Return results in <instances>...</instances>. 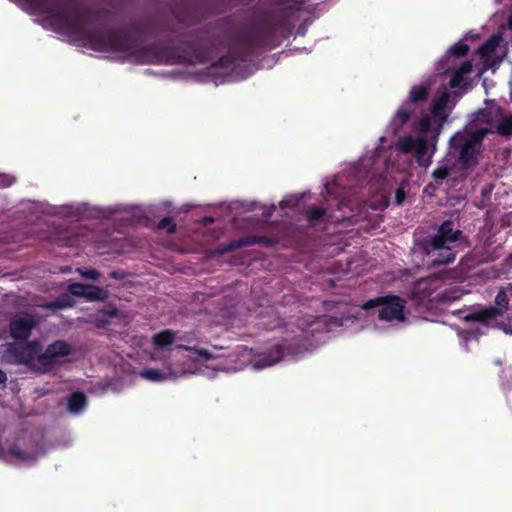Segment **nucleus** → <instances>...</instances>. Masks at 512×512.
<instances>
[{"label": "nucleus", "instance_id": "6e6552de", "mask_svg": "<svg viewBox=\"0 0 512 512\" xmlns=\"http://www.w3.org/2000/svg\"><path fill=\"white\" fill-rule=\"evenodd\" d=\"M71 352V345L64 340H55L45 350L40 344V352L37 354V361L33 364L32 371L40 374L47 373L58 363L60 357L68 356Z\"/></svg>", "mask_w": 512, "mask_h": 512}, {"label": "nucleus", "instance_id": "39448f33", "mask_svg": "<svg viewBox=\"0 0 512 512\" xmlns=\"http://www.w3.org/2000/svg\"><path fill=\"white\" fill-rule=\"evenodd\" d=\"M449 99L450 95L448 92H443L441 95L434 98L430 108L433 119L429 116H424L419 121V128L422 134L428 135V133H432L431 143L433 151L435 150L438 138L442 132L443 124L447 120L445 110Z\"/></svg>", "mask_w": 512, "mask_h": 512}, {"label": "nucleus", "instance_id": "9d476101", "mask_svg": "<svg viewBox=\"0 0 512 512\" xmlns=\"http://www.w3.org/2000/svg\"><path fill=\"white\" fill-rule=\"evenodd\" d=\"M36 325L37 321L33 315L26 312L18 313L10 320V336L17 341H27Z\"/></svg>", "mask_w": 512, "mask_h": 512}, {"label": "nucleus", "instance_id": "e433bc0d", "mask_svg": "<svg viewBox=\"0 0 512 512\" xmlns=\"http://www.w3.org/2000/svg\"><path fill=\"white\" fill-rule=\"evenodd\" d=\"M395 197H396V203L398 205L402 204L404 199H405V197H406L404 190L397 189Z\"/></svg>", "mask_w": 512, "mask_h": 512}, {"label": "nucleus", "instance_id": "a211bd4d", "mask_svg": "<svg viewBox=\"0 0 512 512\" xmlns=\"http://www.w3.org/2000/svg\"><path fill=\"white\" fill-rule=\"evenodd\" d=\"M174 15L178 22L188 25L201 20V15L189 3H184L181 8L176 9Z\"/></svg>", "mask_w": 512, "mask_h": 512}, {"label": "nucleus", "instance_id": "0eeeda50", "mask_svg": "<svg viewBox=\"0 0 512 512\" xmlns=\"http://www.w3.org/2000/svg\"><path fill=\"white\" fill-rule=\"evenodd\" d=\"M3 359L9 364H22L32 370L33 364L37 361V354L40 352L38 340L25 341V343H7L4 345Z\"/></svg>", "mask_w": 512, "mask_h": 512}, {"label": "nucleus", "instance_id": "f704fd0d", "mask_svg": "<svg viewBox=\"0 0 512 512\" xmlns=\"http://www.w3.org/2000/svg\"><path fill=\"white\" fill-rule=\"evenodd\" d=\"M456 71L464 75L469 74L472 71V62L469 60L462 62Z\"/></svg>", "mask_w": 512, "mask_h": 512}, {"label": "nucleus", "instance_id": "c756f323", "mask_svg": "<svg viewBox=\"0 0 512 512\" xmlns=\"http://www.w3.org/2000/svg\"><path fill=\"white\" fill-rule=\"evenodd\" d=\"M496 308H501L502 314L508 309L509 299L504 288H500L495 297Z\"/></svg>", "mask_w": 512, "mask_h": 512}, {"label": "nucleus", "instance_id": "4be33fe9", "mask_svg": "<svg viewBox=\"0 0 512 512\" xmlns=\"http://www.w3.org/2000/svg\"><path fill=\"white\" fill-rule=\"evenodd\" d=\"M429 97L428 87L425 85H415L409 92L406 103H409L412 107L417 104H424Z\"/></svg>", "mask_w": 512, "mask_h": 512}, {"label": "nucleus", "instance_id": "f3484780", "mask_svg": "<svg viewBox=\"0 0 512 512\" xmlns=\"http://www.w3.org/2000/svg\"><path fill=\"white\" fill-rule=\"evenodd\" d=\"M432 133H428V135L423 134V136L417 137L416 148H415V157L417 161L421 164L424 160V157L428 154L429 150L430 156L428 157V163H430L431 156L435 153L436 149L433 151V146L431 143Z\"/></svg>", "mask_w": 512, "mask_h": 512}, {"label": "nucleus", "instance_id": "a18cd8bd", "mask_svg": "<svg viewBox=\"0 0 512 512\" xmlns=\"http://www.w3.org/2000/svg\"><path fill=\"white\" fill-rule=\"evenodd\" d=\"M509 24L512 27V16L510 17Z\"/></svg>", "mask_w": 512, "mask_h": 512}, {"label": "nucleus", "instance_id": "bb28decb", "mask_svg": "<svg viewBox=\"0 0 512 512\" xmlns=\"http://www.w3.org/2000/svg\"><path fill=\"white\" fill-rule=\"evenodd\" d=\"M452 168L447 165H441L433 170L432 178L437 185H441L443 181L451 174Z\"/></svg>", "mask_w": 512, "mask_h": 512}, {"label": "nucleus", "instance_id": "aec40b11", "mask_svg": "<svg viewBox=\"0 0 512 512\" xmlns=\"http://www.w3.org/2000/svg\"><path fill=\"white\" fill-rule=\"evenodd\" d=\"M74 295L69 293H61L54 301L47 302L44 308L47 310L57 311L71 308L75 305Z\"/></svg>", "mask_w": 512, "mask_h": 512}, {"label": "nucleus", "instance_id": "ddd939ff", "mask_svg": "<svg viewBox=\"0 0 512 512\" xmlns=\"http://www.w3.org/2000/svg\"><path fill=\"white\" fill-rule=\"evenodd\" d=\"M502 114V109L499 106H491L484 109L479 110L473 122L475 125H485L483 128H494L497 122V119ZM479 128H482L480 126Z\"/></svg>", "mask_w": 512, "mask_h": 512}, {"label": "nucleus", "instance_id": "c9c22d12", "mask_svg": "<svg viewBox=\"0 0 512 512\" xmlns=\"http://www.w3.org/2000/svg\"><path fill=\"white\" fill-rule=\"evenodd\" d=\"M275 210H276V206L274 204H272V205H270L268 207H264L263 212H262V216L264 218H266V219L270 218L273 215Z\"/></svg>", "mask_w": 512, "mask_h": 512}, {"label": "nucleus", "instance_id": "1a4fd4ad", "mask_svg": "<svg viewBox=\"0 0 512 512\" xmlns=\"http://www.w3.org/2000/svg\"><path fill=\"white\" fill-rule=\"evenodd\" d=\"M301 352V347L289 340H283L271 346L267 351L258 355L255 360L254 366L262 369L273 364L278 363L285 356L294 357Z\"/></svg>", "mask_w": 512, "mask_h": 512}, {"label": "nucleus", "instance_id": "4468645a", "mask_svg": "<svg viewBox=\"0 0 512 512\" xmlns=\"http://www.w3.org/2000/svg\"><path fill=\"white\" fill-rule=\"evenodd\" d=\"M416 109L415 107H412L409 103L404 102L399 109L397 110L396 114L394 115L393 119L390 122V128L393 133H398L402 127L410 120L413 114H415Z\"/></svg>", "mask_w": 512, "mask_h": 512}, {"label": "nucleus", "instance_id": "79ce46f5", "mask_svg": "<svg viewBox=\"0 0 512 512\" xmlns=\"http://www.w3.org/2000/svg\"><path fill=\"white\" fill-rule=\"evenodd\" d=\"M7 381L6 373L0 369V384H4Z\"/></svg>", "mask_w": 512, "mask_h": 512}, {"label": "nucleus", "instance_id": "f03ea898", "mask_svg": "<svg viewBox=\"0 0 512 512\" xmlns=\"http://www.w3.org/2000/svg\"><path fill=\"white\" fill-rule=\"evenodd\" d=\"M453 226L452 221L446 220L435 234L415 238L411 255L417 266L434 268L455 260L462 231L454 230Z\"/></svg>", "mask_w": 512, "mask_h": 512}, {"label": "nucleus", "instance_id": "37998d69", "mask_svg": "<svg viewBox=\"0 0 512 512\" xmlns=\"http://www.w3.org/2000/svg\"><path fill=\"white\" fill-rule=\"evenodd\" d=\"M15 181V179H8L7 177H5V182H4V186H9L11 185L13 182Z\"/></svg>", "mask_w": 512, "mask_h": 512}, {"label": "nucleus", "instance_id": "20e7f679", "mask_svg": "<svg viewBox=\"0 0 512 512\" xmlns=\"http://www.w3.org/2000/svg\"><path fill=\"white\" fill-rule=\"evenodd\" d=\"M486 136L487 132L478 128L473 132L458 131L450 138L449 154L457 160L462 170L471 169L478 164Z\"/></svg>", "mask_w": 512, "mask_h": 512}, {"label": "nucleus", "instance_id": "cd10ccee", "mask_svg": "<svg viewBox=\"0 0 512 512\" xmlns=\"http://www.w3.org/2000/svg\"><path fill=\"white\" fill-rule=\"evenodd\" d=\"M141 376L147 380L158 382L165 379V374L158 369L149 368L141 372Z\"/></svg>", "mask_w": 512, "mask_h": 512}, {"label": "nucleus", "instance_id": "9b49d317", "mask_svg": "<svg viewBox=\"0 0 512 512\" xmlns=\"http://www.w3.org/2000/svg\"><path fill=\"white\" fill-rule=\"evenodd\" d=\"M68 291L75 297L85 298L87 301H106L109 297V291L96 285L84 283H72L68 286Z\"/></svg>", "mask_w": 512, "mask_h": 512}, {"label": "nucleus", "instance_id": "b1692460", "mask_svg": "<svg viewBox=\"0 0 512 512\" xmlns=\"http://www.w3.org/2000/svg\"><path fill=\"white\" fill-rule=\"evenodd\" d=\"M8 453L19 460L29 461L35 459V454L31 452H27L22 450L17 444H12L9 446Z\"/></svg>", "mask_w": 512, "mask_h": 512}, {"label": "nucleus", "instance_id": "2eb2a0df", "mask_svg": "<svg viewBox=\"0 0 512 512\" xmlns=\"http://www.w3.org/2000/svg\"><path fill=\"white\" fill-rule=\"evenodd\" d=\"M482 132L489 134H497L504 138L512 137V115H504L503 113L497 119L494 128H481Z\"/></svg>", "mask_w": 512, "mask_h": 512}, {"label": "nucleus", "instance_id": "6ab92c4d", "mask_svg": "<svg viewBox=\"0 0 512 512\" xmlns=\"http://www.w3.org/2000/svg\"><path fill=\"white\" fill-rule=\"evenodd\" d=\"M87 405V397L83 392L76 391L69 395L67 399V409L72 414H80Z\"/></svg>", "mask_w": 512, "mask_h": 512}, {"label": "nucleus", "instance_id": "473e14b6", "mask_svg": "<svg viewBox=\"0 0 512 512\" xmlns=\"http://www.w3.org/2000/svg\"><path fill=\"white\" fill-rule=\"evenodd\" d=\"M497 44L498 39L495 36H492L478 49V52L483 55L488 52H492L496 49Z\"/></svg>", "mask_w": 512, "mask_h": 512}, {"label": "nucleus", "instance_id": "393cba45", "mask_svg": "<svg viewBox=\"0 0 512 512\" xmlns=\"http://www.w3.org/2000/svg\"><path fill=\"white\" fill-rule=\"evenodd\" d=\"M417 138L406 136L398 141V149L405 154L415 152Z\"/></svg>", "mask_w": 512, "mask_h": 512}, {"label": "nucleus", "instance_id": "f257e3e1", "mask_svg": "<svg viewBox=\"0 0 512 512\" xmlns=\"http://www.w3.org/2000/svg\"><path fill=\"white\" fill-rule=\"evenodd\" d=\"M41 14L60 25L61 28L86 41L89 48L97 52H119L141 64L183 65L207 63L216 50V25L188 35L180 40L186 47H170L158 43L143 45L130 31L142 34L150 28V22L133 24L127 28H89L98 14L81 7L76 0H27Z\"/></svg>", "mask_w": 512, "mask_h": 512}, {"label": "nucleus", "instance_id": "c03bdc74", "mask_svg": "<svg viewBox=\"0 0 512 512\" xmlns=\"http://www.w3.org/2000/svg\"><path fill=\"white\" fill-rule=\"evenodd\" d=\"M287 206H288V202H287V201L282 200V201L280 202V207H281V208H285V207H287Z\"/></svg>", "mask_w": 512, "mask_h": 512}, {"label": "nucleus", "instance_id": "f8f14e48", "mask_svg": "<svg viewBox=\"0 0 512 512\" xmlns=\"http://www.w3.org/2000/svg\"><path fill=\"white\" fill-rule=\"evenodd\" d=\"M269 242L270 240L267 236L246 235L238 239H234L229 243L221 244L216 252L217 254L222 255L242 247L253 246L255 244H268Z\"/></svg>", "mask_w": 512, "mask_h": 512}, {"label": "nucleus", "instance_id": "49530a36", "mask_svg": "<svg viewBox=\"0 0 512 512\" xmlns=\"http://www.w3.org/2000/svg\"><path fill=\"white\" fill-rule=\"evenodd\" d=\"M509 289H510V291H511V293H512V286H511Z\"/></svg>", "mask_w": 512, "mask_h": 512}, {"label": "nucleus", "instance_id": "7ed1b4c3", "mask_svg": "<svg viewBox=\"0 0 512 512\" xmlns=\"http://www.w3.org/2000/svg\"><path fill=\"white\" fill-rule=\"evenodd\" d=\"M410 300L419 310H432L439 304H449L459 298L458 292L445 288L438 275L420 278L414 282Z\"/></svg>", "mask_w": 512, "mask_h": 512}, {"label": "nucleus", "instance_id": "423d86ee", "mask_svg": "<svg viewBox=\"0 0 512 512\" xmlns=\"http://www.w3.org/2000/svg\"><path fill=\"white\" fill-rule=\"evenodd\" d=\"M405 305L406 301L400 296L387 295L368 300L363 308L365 310L376 309L379 320L402 322L405 320Z\"/></svg>", "mask_w": 512, "mask_h": 512}, {"label": "nucleus", "instance_id": "c85d7f7f", "mask_svg": "<svg viewBox=\"0 0 512 512\" xmlns=\"http://www.w3.org/2000/svg\"><path fill=\"white\" fill-rule=\"evenodd\" d=\"M157 228L159 230L166 229L168 234H174L177 230V225L172 217H164L158 222Z\"/></svg>", "mask_w": 512, "mask_h": 512}, {"label": "nucleus", "instance_id": "ea45409f", "mask_svg": "<svg viewBox=\"0 0 512 512\" xmlns=\"http://www.w3.org/2000/svg\"><path fill=\"white\" fill-rule=\"evenodd\" d=\"M200 222L203 223L204 225L211 224L214 222V218L211 216H204Z\"/></svg>", "mask_w": 512, "mask_h": 512}, {"label": "nucleus", "instance_id": "dca6fc26", "mask_svg": "<svg viewBox=\"0 0 512 512\" xmlns=\"http://www.w3.org/2000/svg\"><path fill=\"white\" fill-rule=\"evenodd\" d=\"M502 316L501 308H496L494 306L485 307L479 311L472 312L466 316V320L480 322V323H489L490 321L496 320L498 317Z\"/></svg>", "mask_w": 512, "mask_h": 512}, {"label": "nucleus", "instance_id": "412c9836", "mask_svg": "<svg viewBox=\"0 0 512 512\" xmlns=\"http://www.w3.org/2000/svg\"><path fill=\"white\" fill-rule=\"evenodd\" d=\"M176 334L177 332L166 329L154 334L151 342L155 348L166 349L174 343Z\"/></svg>", "mask_w": 512, "mask_h": 512}, {"label": "nucleus", "instance_id": "58836bf2", "mask_svg": "<svg viewBox=\"0 0 512 512\" xmlns=\"http://www.w3.org/2000/svg\"><path fill=\"white\" fill-rule=\"evenodd\" d=\"M109 276H110V278H113V279H123L124 274L121 271H111L109 273Z\"/></svg>", "mask_w": 512, "mask_h": 512}, {"label": "nucleus", "instance_id": "72a5a7b5", "mask_svg": "<svg viewBox=\"0 0 512 512\" xmlns=\"http://www.w3.org/2000/svg\"><path fill=\"white\" fill-rule=\"evenodd\" d=\"M78 272L83 278L94 281L98 280L101 275L96 269H78Z\"/></svg>", "mask_w": 512, "mask_h": 512}, {"label": "nucleus", "instance_id": "a878e982", "mask_svg": "<svg viewBox=\"0 0 512 512\" xmlns=\"http://www.w3.org/2000/svg\"><path fill=\"white\" fill-rule=\"evenodd\" d=\"M175 348L193 352V353L197 354L203 360L213 359V353L204 348L191 347V346H187V345H183V344H176Z\"/></svg>", "mask_w": 512, "mask_h": 512}, {"label": "nucleus", "instance_id": "a19ab883", "mask_svg": "<svg viewBox=\"0 0 512 512\" xmlns=\"http://www.w3.org/2000/svg\"><path fill=\"white\" fill-rule=\"evenodd\" d=\"M107 323H108V321L105 319H99V318L96 319V327H98V328H104Z\"/></svg>", "mask_w": 512, "mask_h": 512}, {"label": "nucleus", "instance_id": "7c9ffc66", "mask_svg": "<svg viewBox=\"0 0 512 512\" xmlns=\"http://www.w3.org/2000/svg\"><path fill=\"white\" fill-rule=\"evenodd\" d=\"M468 52H469V46L462 41L455 43L449 49V54L456 58L463 57V56L467 55Z\"/></svg>", "mask_w": 512, "mask_h": 512}, {"label": "nucleus", "instance_id": "5701e85b", "mask_svg": "<svg viewBox=\"0 0 512 512\" xmlns=\"http://www.w3.org/2000/svg\"><path fill=\"white\" fill-rule=\"evenodd\" d=\"M306 220L311 226H317L325 222L326 209L322 207H310L306 210Z\"/></svg>", "mask_w": 512, "mask_h": 512}, {"label": "nucleus", "instance_id": "2f4dec72", "mask_svg": "<svg viewBox=\"0 0 512 512\" xmlns=\"http://www.w3.org/2000/svg\"><path fill=\"white\" fill-rule=\"evenodd\" d=\"M449 84L451 88H464L467 85V79L464 74L454 71Z\"/></svg>", "mask_w": 512, "mask_h": 512}, {"label": "nucleus", "instance_id": "4c0bfd02", "mask_svg": "<svg viewBox=\"0 0 512 512\" xmlns=\"http://www.w3.org/2000/svg\"><path fill=\"white\" fill-rule=\"evenodd\" d=\"M102 313L104 315L109 316V317H116L117 316V309L116 308L105 309V310H102Z\"/></svg>", "mask_w": 512, "mask_h": 512}]
</instances>
